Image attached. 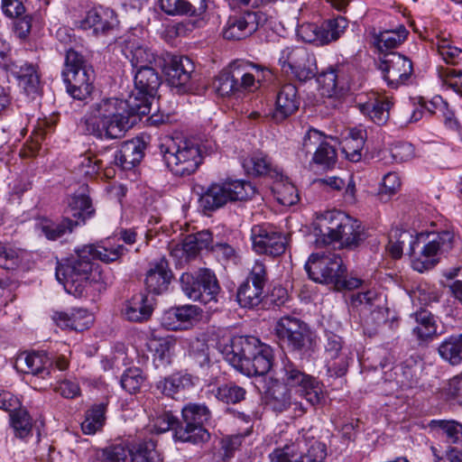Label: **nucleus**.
<instances>
[{"mask_svg": "<svg viewBox=\"0 0 462 462\" xmlns=\"http://www.w3.org/2000/svg\"><path fill=\"white\" fill-rule=\"evenodd\" d=\"M146 115L147 106L136 105L135 99L105 97L89 106L84 120L88 134L100 140H115L124 137Z\"/></svg>", "mask_w": 462, "mask_h": 462, "instance_id": "nucleus-1", "label": "nucleus"}, {"mask_svg": "<svg viewBox=\"0 0 462 462\" xmlns=\"http://www.w3.org/2000/svg\"><path fill=\"white\" fill-rule=\"evenodd\" d=\"M428 241L422 246L420 254L415 257V249L420 245V237L414 236L406 230L394 229L391 232L387 250L395 259L402 257L403 249L413 256L412 268L419 273L431 269L438 260V254L448 253L453 246L454 236L450 231L445 230L436 234L428 235Z\"/></svg>", "mask_w": 462, "mask_h": 462, "instance_id": "nucleus-2", "label": "nucleus"}, {"mask_svg": "<svg viewBox=\"0 0 462 462\" xmlns=\"http://www.w3.org/2000/svg\"><path fill=\"white\" fill-rule=\"evenodd\" d=\"M88 250L79 247L75 255L64 263L56 267V278L65 291L81 298L87 296L91 290L100 291L106 285V278L103 275L99 266L92 262Z\"/></svg>", "mask_w": 462, "mask_h": 462, "instance_id": "nucleus-3", "label": "nucleus"}, {"mask_svg": "<svg viewBox=\"0 0 462 462\" xmlns=\"http://www.w3.org/2000/svg\"><path fill=\"white\" fill-rule=\"evenodd\" d=\"M221 352L227 363L247 376L264 375L273 366L272 349L254 337H234Z\"/></svg>", "mask_w": 462, "mask_h": 462, "instance_id": "nucleus-4", "label": "nucleus"}, {"mask_svg": "<svg viewBox=\"0 0 462 462\" xmlns=\"http://www.w3.org/2000/svg\"><path fill=\"white\" fill-rule=\"evenodd\" d=\"M261 69L246 62H233L222 70L214 81L216 92L221 97H240L245 92H253L260 86Z\"/></svg>", "mask_w": 462, "mask_h": 462, "instance_id": "nucleus-5", "label": "nucleus"}, {"mask_svg": "<svg viewBox=\"0 0 462 462\" xmlns=\"http://www.w3.org/2000/svg\"><path fill=\"white\" fill-rule=\"evenodd\" d=\"M159 147L167 167L175 175H190L202 162L199 146L190 141L165 138Z\"/></svg>", "mask_w": 462, "mask_h": 462, "instance_id": "nucleus-6", "label": "nucleus"}, {"mask_svg": "<svg viewBox=\"0 0 462 462\" xmlns=\"http://www.w3.org/2000/svg\"><path fill=\"white\" fill-rule=\"evenodd\" d=\"M274 379L280 380V383L290 389L297 388L296 393L299 397L305 399L312 406L319 404L323 399L322 383L288 358L282 359Z\"/></svg>", "mask_w": 462, "mask_h": 462, "instance_id": "nucleus-7", "label": "nucleus"}, {"mask_svg": "<svg viewBox=\"0 0 462 462\" xmlns=\"http://www.w3.org/2000/svg\"><path fill=\"white\" fill-rule=\"evenodd\" d=\"M254 193L255 188L249 181L228 180L211 184L200 196L199 204L204 210L214 211L228 201L251 199Z\"/></svg>", "mask_w": 462, "mask_h": 462, "instance_id": "nucleus-8", "label": "nucleus"}, {"mask_svg": "<svg viewBox=\"0 0 462 462\" xmlns=\"http://www.w3.org/2000/svg\"><path fill=\"white\" fill-rule=\"evenodd\" d=\"M323 236L326 244L338 242L342 247L355 248L365 240V234L358 220L336 211L329 213L328 226Z\"/></svg>", "mask_w": 462, "mask_h": 462, "instance_id": "nucleus-9", "label": "nucleus"}, {"mask_svg": "<svg viewBox=\"0 0 462 462\" xmlns=\"http://www.w3.org/2000/svg\"><path fill=\"white\" fill-rule=\"evenodd\" d=\"M180 282L183 293L189 300L205 305L217 302L220 286L215 273L209 269H199L195 273H183Z\"/></svg>", "mask_w": 462, "mask_h": 462, "instance_id": "nucleus-10", "label": "nucleus"}, {"mask_svg": "<svg viewBox=\"0 0 462 462\" xmlns=\"http://www.w3.org/2000/svg\"><path fill=\"white\" fill-rule=\"evenodd\" d=\"M184 426H179L175 430L174 437L182 442L198 444L209 439V433L204 424L210 419L209 409L201 403H188L182 410Z\"/></svg>", "mask_w": 462, "mask_h": 462, "instance_id": "nucleus-11", "label": "nucleus"}, {"mask_svg": "<svg viewBox=\"0 0 462 462\" xmlns=\"http://www.w3.org/2000/svg\"><path fill=\"white\" fill-rule=\"evenodd\" d=\"M278 63L286 74L300 81L313 79L318 73L316 57L303 46H286L279 54Z\"/></svg>", "mask_w": 462, "mask_h": 462, "instance_id": "nucleus-12", "label": "nucleus"}, {"mask_svg": "<svg viewBox=\"0 0 462 462\" xmlns=\"http://www.w3.org/2000/svg\"><path fill=\"white\" fill-rule=\"evenodd\" d=\"M264 394L267 405L277 413L291 411L293 417H301L307 412L299 395L294 396L291 389L286 387L280 380L270 377L265 381Z\"/></svg>", "mask_w": 462, "mask_h": 462, "instance_id": "nucleus-13", "label": "nucleus"}, {"mask_svg": "<svg viewBox=\"0 0 462 462\" xmlns=\"http://www.w3.org/2000/svg\"><path fill=\"white\" fill-rule=\"evenodd\" d=\"M305 270L312 281L319 283L334 284L346 273L342 258L336 254H311L305 263Z\"/></svg>", "mask_w": 462, "mask_h": 462, "instance_id": "nucleus-14", "label": "nucleus"}, {"mask_svg": "<svg viewBox=\"0 0 462 462\" xmlns=\"http://www.w3.org/2000/svg\"><path fill=\"white\" fill-rule=\"evenodd\" d=\"M274 333L281 344L287 345L292 350H301L311 342V332L309 326L301 319L283 316L274 326Z\"/></svg>", "mask_w": 462, "mask_h": 462, "instance_id": "nucleus-15", "label": "nucleus"}, {"mask_svg": "<svg viewBox=\"0 0 462 462\" xmlns=\"http://www.w3.org/2000/svg\"><path fill=\"white\" fill-rule=\"evenodd\" d=\"M267 281L264 263L255 261L246 280L239 286L236 299L243 308H254L263 300V288Z\"/></svg>", "mask_w": 462, "mask_h": 462, "instance_id": "nucleus-16", "label": "nucleus"}, {"mask_svg": "<svg viewBox=\"0 0 462 462\" xmlns=\"http://www.w3.org/2000/svg\"><path fill=\"white\" fill-rule=\"evenodd\" d=\"M251 239L253 249L259 254L276 257L286 251L287 238L270 225H256L252 227Z\"/></svg>", "mask_w": 462, "mask_h": 462, "instance_id": "nucleus-17", "label": "nucleus"}, {"mask_svg": "<svg viewBox=\"0 0 462 462\" xmlns=\"http://www.w3.org/2000/svg\"><path fill=\"white\" fill-rule=\"evenodd\" d=\"M325 362L329 376L338 378L344 376L352 359L350 351L344 346L341 337L333 332L326 333Z\"/></svg>", "mask_w": 462, "mask_h": 462, "instance_id": "nucleus-18", "label": "nucleus"}, {"mask_svg": "<svg viewBox=\"0 0 462 462\" xmlns=\"http://www.w3.org/2000/svg\"><path fill=\"white\" fill-rule=\"evenodd\" d=\"M160 85L161 78L151 65L136 69L134 74L136 94L131 95L128 99H135L136 105L146 106L148 114H150L152 100H153Z\"/></svg>", "mask_w": 462, "mask_h": 462, "instance_id": "nucleus-19", "label": "nucleus"}, {"mask_svg": "<svg viewBox=\"0 0 462 462\" xmlns=\"http://www.w3.org/2000/svg\"><path fill=\"white\" fill-rule=\"evenodd\" d=\"M263 20V14L260 12H245L230 16L223 28V37L230 41L245 39L257 31Z\"/></svg>", "mask_w": 462, "mask_h": 462, "instance_id": "nucleus-20", "label": "nucleus"}, {"mask_svg": "<svg viewBox=\"0 0 462 462\" xmlns=\"http://www.w3.org/2000/svg\"><path fill=\"white\" fill-rule=\"evenodd\" d=\"M382 69L388 86L393 88L406 84L413 72L411 60L397 52L386 55Z\"/></svg>", "mask_w": 462, "mask_h": 462, "instance_id": "nucleus-21", "label": "nucleus"}, {"mask_svg": "<svg viewBox=\"0 0 462 462\" xmlns=\"http://www.w3.org/2000/svg\"><path fill=\"white\" fill-rule=\"evenodd\" d=\"M202 310L191 304L173 307L164 311L162 325L168 330H182L199 319Z\"/></svg>", "mask_w": 462, "mask_h": 462, "instance_id": "nucleus-22", "label": "nucleus"}, {"mask_svg": "<svg viewBox=\"0 0 462 462\" xmlns=\"http://www.w3.org/2000/svg\"><path fill=\"white\" fill-rule=\"evenodd\" d=\"M14 367L22 373L46 379L51 375L52 363L44 352L22 353L17 356Z\"/></svg>", "mask_w": 462, "mask_h": 462, "instance_id": "nucleus-23", "label": "nucleus"}, {"mask_svg": "<svg viewBox=\"0 0 462 462\" xmlns=\"http://www.w3.org/2000/svg\"><path fill=\"white\" fill-rule=\"evenodd\" d=\"M144 411L150 419L152 431L162 433L179 427L178 419L171 411L165 410L160 399H148L144 402Z\"/></svg>", "mask_w": 462, "mask_h": 462, "instance_id": "nucleus-24", "label": "nucleus"}, {"mask_svg": "<svg viewBox=\"0 0 462 462\" xmlns=\"http://www.w3.org/2000/svg\"><path fill=\"white\" fill-rule=\"evenodd\" d=\"M117 24L116 13L112 9L103 6L89 10L80 22V27L83 30L92 29L95 34H106L115 29Z\"/></svg>", "mask_w": 462, "mask_h": 462, "instance_id": "nucleus-25", "label": "nucleus"}, {"mask_svg": "<svg viewBox=\"0 0 462 462\" xmlns=\"http://www.w3.org/2000/svg\"><path fill=\"white\" fill-rule=\"evenodd\" d=\"M193 71L194 64L189 58L173 56L166 67L167 81L171 87L186 92Z\"/></svg>", "mask_w": 462, "mask_h": 462, "instance_id": "nucleus-26", "label": "nucleus"}, {"mask_svg": "<svg viewBox=\"0 0 462 462\" xmlns=\"http://www.w3.org/2000/svg\"><path fill=\"white\" fill-rule=\"evenodd\" d=\"M68 94L78 100H86L94 90V70L83 69L62 75Z\"/></svg>", "mask_w": 462, "mask_h": 462, "instance_id": "nucleus-27", "label": "nucleus"}, {"mask_svg": "<svg viewBox=\"0 0 462 462\" xmlns=\"http://www.w3.org/2000/svg\"><path fill=\"white\" fill-rule=\"evenodd\" d=\"M300 106L298 89L294 84L287 83L281 87L276 96L275 109L273 112V118L276 122H282Z\"/></svg>", "mask_w": 462, "mask_h": 462, "instance_id": "nucleus-28", "label": "nucleus"}, {"mask_svg": "<svg viewBox=\"0 0 462 462\" xmlns=\"http://www.w3.org/2000/svg\"><path fill=\"white\" fill-rule=\"evenodd\" d=\"M304 442V437L286 432L283 439L277 442L278 446L269 455L270 462H302L300 447Z\"/></svg>", "mask_w": 462, "mask_h": 462, "instance_id": "nucleus-29", "label": "nucleus"}, {"mask_svg": "<svg viewBox=\"0 0 462 462\" xmlns=\"http://www.w3.org/2000/svg\"><path fill=\"white\" fill-rule=\"evenodd\" d=\"M304 442V437L286 432L283 439L277 442L278 446L269 455L270 462H302L300 447Z\"/></svg>", "mask_w": 462, "mask_h": 462, "instance_id": "nucleus-30", "label": "nucleus"}, {"mask_svg": "<svg viewBox=\"0 0 462 462\" xmlns=\"http://www.w3.org/2000/svg\"><path fill=\"white\" fill-rule=\"evenodd\" d=\"M173 274L168 262L162 258L147 272L145 285L153 294H162L168 291Z\"/></svg>", "mask_w": 462, "mask_h": 462, "instance_id": "nucleus-31", "label": "nucleus"}, {"mask_svg": "<svg viewBox=\"0 0 462 462\" xmlns=\"http://www.w3.org/2000/svg\"><path fill=\"white\" fill-rule=\"evenodd\" d=\"M123 51L134 69L150 66L155 59L144 42L134 34L127 36Z\"/></svg>", "mask_w": 462, "mask_h": 462, "instance_id": "nucleus-32", "label": "nucleus"}, {"mask_svg": "<svg viewBox=\"0 0 462 462\" xmlns=\"http://www.w3.org/2000/svg\"><path fill=\"white\" fill-rule=\"evenodd\" d=\"M392 106L393 102L389 97L376 94H373L367 101L358 104L360 112L378 125L387 122Z\"/></svg>", "mask_w": 462, "mask_h": 462, "instance_id": "nucleus-33", "label": "nucleus"}, {"mask_svg": "<svg viewBox=\"0 0 462 462\" xmlns=\"http://www.w3.org/2000/svg\"><path fill=\"white\" fill-rule=\"evenodd\" d=\"M53 319L60 328L76 331L88 329L94 321L92 314L84 309H74L69 312H56Z\"/></svg>", "mask_w": 462, "mask_h": 462, "instance_id": "nucleus-34", "label": "nucleus"}, {"mask_svg": "<svg viewBox=\"0 0 462 462\" xmlns=\"http://www.w3.org/2000/svg\"><path fill=\"white\" fill-rule=\"evenodd\" d=\"M349 69L346 63H337L322 71L318 80L328 95L334 94L347 83Z\"/></svg>", "mask_w": 462, "mask_h": 462, "instance_id": "nucleus-35", "label": "nucleus"}, {"mask_svg": "<svg viewBox=\"0 0 462 462\" xmlns=\"http://www.w3.org/2000/svg\"><path fill=\"white\" fill-rule=\"evenodd\" d=\"M152 311L153 308L149 302L148 296L137 293L125 302L122 313L129 321L144 322L151 318Z\"/></svg>", "mask_w": 462, "mask_h": 462, "instance_id": "nucleus-36", "label": "nucleus"}, {"mask_svg": "<svg viewBox=\"0 0 462 462\" xmlns=\"http://www.w3.org/2000/svg\"><path fill=\"white\" fill-rule=\"evenodd\" d=\"M143 157L141 144L134 141H128L122 144L114 156L113 161L107 162L108 166L115 164L122 170H131L140 163Z\"/></svg>", "mask_w": 462, "mask_h": 462, "instance_id": "nucleus-37", "label": "nucleus"}, {"mask_svg": "<svg viewBox=\"0 0 462 462\" xmlns=\"http://www.w3.org/2000/svg\"><path fill=\"white\" fill-rule=\"evenodd\" d=\"M160 7L171 15H200L207 10V3L206 0H160Z\"/></svg>", "mask_w": 462, "mask_h": 462, "instance_id": "nucleus-38", "label": "nucleus"}, {"mask_svg": "<svg viewBox=\"0 0 462 462\" xmlns=\"http://www.w3.org/2000/svg\"><path fill=\"white\" fill-rule=\"evenodd\" d=\"M416 325L412 333L420 341H427L439 335L438 326L434 315L427 310H420L411 316Z\"/></svg>", "mask_w": 462, "mask_h": 462, "instance_id": "nucleus-39", "label": "nucleus"}, {"mask_svg": "<svg viewBox=\"0 0 462 462\" xmlns=\"http://www.w3.org/2000/svg\"><path fill=\"white\" fill-rule=\"evenodd\" d=\"M440 358L450 365H462V333L445 337L438 346Z\"/></svg>", "mask_w": 462, "mask_h": 462, "instance_id": "nucleus-40", "label": "nucleus"}, {"mask_svg": "<svg viewBox=\"0 0 462 462\" xmlns=\"http://www.w3.org/2000/svg\"><path fill=\"white\" fill-rule=\"evenodd\" d=\"M194 385L193 377L189 374L176 373L160 379L156 383L157 390L165 396L174 397L180 392Z\"/></svg>", "mask_w": 462, "mask_h": 462, "instance_id": "nucleus-41", "label": "nucleus"}, {"mask_svg": "<svg viewBox=\"0 0 462 462\" xmlns=\"http://www.w3.org/2000/svg\"><path fill=\"white\" fill-rule=\"evenodd\" d=\"M297 435L304 437V442L300 447L302 462H323L327 457L325 444L321 443L310 434V430L297 431Z\"/></svg>", "mask_w": 462, "mask_h": 462, "instance_id": "nucleus-42", "label": "nucleus"}, {"mask_svg": "<svg viewBox=\"0 0 462 462\" xmlns=\"http://www.w3.org/2000/svg\"><path fill=\"white\" fill-rule=\"evenodd\" d=\"M67 214L70 215L73 221H79V226L95 215V208L91 199L85 194L74 195L69 199Z\"/></svg>", "mask_w": 462, "mask_h": 462, "instance_id": "nucleus-43", "label": "nucleus"}, {"mask_svg": "<svg viewBox=\"0 0 462 462\" xmlns=\"http://www.w3.org/2000/svg\"><path fill=\"white\" fill-rule=\"evenodd\" d=\"M78 169L80 174L88 178L96 177L101 170H104V175L106 178L114 176V171L108 166L107 162L105 163L103 158H98L97 154L91 152L80 156Z\"/></svg>", "mask_w": 462, "mask_h": 462, "instance_id": "nucleus-44", "label": "nucleus"}, {"mask_svg": "<svg viewBox=\"0 0 462 462\" xmlns=\"http://www.w3.org/2000/svg\"><path fill=\"white\" fill-rule=\"evenodd\" d=\"M82 247L84 250L89 251L88 254L92 258V261L98 259L106 263L117 261L125 251L124 245H112L110 242H106L103 245H86Z\"/></svg>", "mask_w": 462, "mask_h": 462, "instance_id": "nucleus-45", "label": "nucleus"}, {"mask_svg": "<svg viewBox=\"0 0 462 462\" xmlns=\"http://www.w3.org/2000/svg\"><path fill=\"white\" fill-rule=\"evenodd\" d=\"M78 226H79V221H73L69 217H65L59 223L44 220L38 225V228L47 239L57 240L66 234L72 233Z\"/></svg>", "mask_w": 462, "mask_h": 462, "instance_id": "nucleus-46", "label": "nucleus"}, {"mask_svg": "<svg viewBox=\"0 0 462 462\" xmlns=\"http://www.w3.org/2000/svg\"><path fill=\"white\" fill-rule=\"evenodd\" d=\"M106 404L98 403L91 406L85 412V420L81 422L84 434L93 435L102 430L106 422Z\"/></svg>", "mask_w": 462, "mask_h": 462, "instance_id": "nucleus-47", "label": "nucleus"}, {"mask_svg": "<svg viewBox=\"0 0 462 462\" xmlns=\"http://www.w3.org/2000/svg\"><path fill=\"white\" fill-rule=\"evenodd\" d=\"M348 27V21L343 16L327 19L320 24L321 45L337 41Z\"/></svg>", "mask_w": 462, "mask_h": 462, "instance_id": "nucleus-48", "label": "nucleus"}, {"mask_svg": "<svg viewBox=\"0 0 462 462\" xmlns=\"http://www.w3.org/2000/svg\"><path fill=\"white\" fill-rule=\"evenodd\" d=\"M132 462H160L161 457L152 440H145L133 444L127 448Z\"/></svg>", "mask_w": 462, "mask_h": 462, "instance_id": "nucleus-49", "label": "nucleus"}, {"mask_svg": "<svg viewBox=\"0 0 462 462\" xmlns=\"http://www.w3.org/2000/svg\"><path fill=\"white\" fill-rule=\"evenodd\" d=\"M153 365L156 369H165L171 364L175 340L171 337H164L155 340Z\"/></svg>", "mask_w": 462, "mask_h": 462, "instance_id": "nucleus-50", "label": "nucleus"}, {"mask_svg": "<svg viewBox=\"0 0 462 462\" xmlns=\"http://www.w3.org/2000/svg\"><path fill=\"white\" fill-rule=\"evenodd\" d=\"M189 357L195 365L205 369L211 364L210 347L205 337L192 339L189 346Z\"/></svg>", "mask_w": 462, "mask_h": 462, "instance_id": "nucleus-51", "label": "nucleus"}, {"mask_svg": "<svg viewBox=\"0 0 462 462\" xmlns=\"http://www.w3.org/2000/svg\"><path fill=\"white\" fill-rule=\"evenodd\" d=\"M408 31L403 25L397 30L381 32L375 37V45L383 52L398 47L407 37Z\"/></svg>", "mask_w": 462, "mask_h": 462, "instance_id": "nucleus-52", "label": "nucleus"}, {"mask_svg": "<svg viewBox=\"0 0 462 462\" xmlns=\"http://www.w3.org/2000/svg\"><path fill=\"white\" fill-rule=\"evenodd\" d=\"M429 426L439 430L450 444L462 446V423L457 420H432Z\"/></svg>", "mask_w": 462, "mask_h": 462, "instance_id": "nucleus-53", "label": "nucleus"}, {"mask_svg": "<svg viewBox=\"0 0 462 462\" xmlns=\"http://www.w3.org/2000/svg\"><path fill=\"white\" fill-rule=\"evenodd\" d=\"M364 145L365 139L362 132L351 130L349 135L343 142L342 152L347 160L357 162L362 158Z\"/></svg>", "mask_w": 462, "mask_h": 462, "instance_id": "nucleus-54", "label": "nucleus"}, {"mask_svg": "<svg viewBox=\"0 0 462 462\" xmlns=\"http://www.w3.org/2000/svg\"><path fill=\"white\" fill-rule=\"evenodd\" d=\"M337 161V152L336 148L331 145L327 139L318 146L312 154L311 162L317 164L323 169L333 168Z\"/></svg>", "mask_w": 462, "mask_h": 462, "instance_id": "nucleus-55", "label": "nucleus"}, {"mask_svg": "<svg viewBox=\"0 0 462 462\" xmlns=\"http://www.w3.org/2000/svg\"><path fill=\"white\" fill-rule=\"evenodd\" d=\"M11 425L15 435L20 439H25L32 433V421L28 411L24 409H16L10 413Z\"/></svg>", "mask_w": 462, "mask_h": 462, "instance_id": "nucleus-56", "label": "nucleus"}, {"mask_svg": "<svg viewBox=\"0 0 462 462\" xmlns=\"http://www.w3.org/2000/svg\"><path fill=\"white\" fill-rule=\"evenodd\" d=\"M243 167L248 175L256 177L268 174L272 162L267 155L255 153L244 161Z\"/></svg>", "mask_w": 462, "mask_h": 462, "instance_id": "nucleus-57", "label": "nucleus"}, {"mask_svg": "<svg viewBox=\"0 0 462 462\" xmlns=\"http://www.w3.org/2000/svg\"><path fill=\"white\" fill-rule=\"evenodd\" d=\"M23 259V252L7 244L0 243V267L6 270L16 269Z\"/></svg>", "mask_w": 462, "mask_h": 462, "instance_id": "nucleus-58", "label": "nucleus"}, {"mask_svg": "<svg viewBox=\"0 0 462 462\" xmlns=\"http://www.w3.org/2000/svg\"><path fill=\"white\" fill-rule=\"evenodd\" d=\"M436 46L439 56L447 64H462V49L452 45L447 39L444 38L439 39Z\"/></svg>", "mask_w": 462, "mask_h": 462, "instance_id": "nucleus-59", "label": "nucleus"}, {"mask_svg": "<svg viewBox=\"0 0 462 462\" xmlns=\"http://www.w3.org/2000/svg\"><path fill=\"white\" fill-rule=\"evenodd\" d=\"M245 390L234 383H228L217 387L216 397L226 403H237L245 399Z\"/></svg>", "mask_w": 462, "mask_h": 462, "instance_id": "nucleus-60", "label": "nucleus"}, {"mask_svg": "<svg viewBox=\"0 0 462 462\" xmlns=\"http://www.w3.org/2000/svg\"><path fill=\"white\" fill-rule=\"evenodd\" d=\"M438 74L444 87L462 97V70L439 68Z\"/></svg>", "mask_w": 462, "mask_h": 462, "instance_id": "nucleus-61", "label": "nucleus"}, {"mask_svg": "<svg viewBox=\"0 0 462 462\" xmlns=\"http://www.w3.org/2000/svg\"><path fill=\"white\" fill-rule=\"evenodd\" d=\"M327 139V136L320 131L310 127L302 138L301 148L300 152L307 157L309 154H313L318 146Z\"/></svg>", "mask_w": 462, "mask_h": 462, "instance_id": "nucleus-62", "label": "nucleus"}, {"mask_svg": "<svg viewBox=\"0 0 462 462\" xmlns=\"http://www.w3.org/2000/svg\"><path fill=\"white\" fill-rule=\"evenodd\" d=\"M91 69L92 68L88 65L86 58L80 52L69 49L66 52L65 66L61 75Z\"/></svg>", "mask_w": 462, "mask_h": 462, "instance_id": "nucleus-63", "label": "nucleus"}, {"mask_svg": "<svg viewBox=\"0 0 462 462\" xmlns=\"http://www.w3.org/2000/svg\"><path fill=\"white\" fill-rule=\"evenodd\" d=\"M443 276L449 281L447 286L451 295L462 303V266L445 271Z\"/></svg>", "mask_w": 462, "mask_h": 462, "instance_id": "nucleus-64", "label": "nucleus"}]
</instances>
